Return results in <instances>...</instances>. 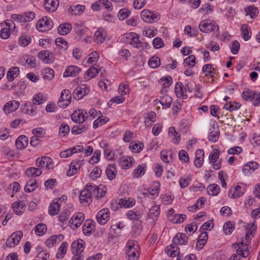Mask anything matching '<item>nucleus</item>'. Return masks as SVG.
Returning <instances> with one entry per match:
<instances>
[{
    "mask_svg": "<svg viewBox=\"0 0 260 260\" xmlns=\"http://www.w3.org/2000/svg\"><path fill=\"white\" fill-rule=\"evenodd\" d=\"M42 74L44 79L50 80L54 76V72L51 68H46L43 70Z\"/></svg>",
    "mask_w": 260,
    "mask_h": 260,
    "instance_id": "nucleus-52",
    "label": "nucleus"
},
{
    "mask_svg": "<svg viewBox=\"0 0 260 260\" xmlns=\"http://www.w3.org/2000/svg\"><path fill=\"white\" fill-rule=\"evenodd\" d=\"M135 162L133 157L130 156L122 157L119 160V165L123 169L132 167Z\"/></svg>",
    "mask_w": 260,
    "mask_h": 260,
    "instance_id": "nucleus-19",
    "label": "nucleus"
},
{
    "mask_svg": "<svg viewBox=\"0 0 260 260\" xmlns=\"http://www.w3.org/2000/svg\"><path fill=\"white\" fill-rule=\"evenodd\" d=\"M72 28L71 24L67 22L60 24L57 28V31L59 34L61 35H65L70 32Z\"/></svg>",
    "mask_w": 260,
    "mask_h": 260,
    "instance_id": "nucleus-33",
    "label": "nucleus"
},
{
    "mask_svg": "<svg viewBox=\"0 0 260 260\" xmlns=\"http://www.w3.org/2000/svg\"><path fill=\"white\" fill-rule=\"evenodd\" d=\"M126 254L128 260H138L139 256V248L133 251H127Z\"/></svg>",
    "mask_w": 260,
    "mask_h": 260,
    "instance_id": "nucleus-55",
    "label": "nucleus"
},
{
    "mask_svg": "<svg viewBox=\"0 0 260 260\" xmlns=\"http://www.w3.org/2000/svg\"><path fill=\"white\" fill-rule=\"evenodd\" d=\"M242 96L243 100L248 101H253L254 100L253 104L254 106H257L260 103V93L253 92L252 91L246 89L242 93Z\"/></svg>",
    "mask_w": 260,
    "mask_h": 260,
    "instance_id": "nucleus-4",
    "label": "nucleus"
},
{
    "mask_svg": "<svg viewBox=\"0 0 260 260\" xmlns=\"http://www.w3.org/2000/svg\"><path fill=\"white\" fill-rule=\"evenodd\" d=\"M31 41V38L28 36H22L19 38V43L21 46L25 47L28 45Z\"/></svg>",
    "mask_w": 260,
    "mask_h": 260,
    "instance_id": "nucleus-63",
    "label": "nucleus"
},
{
    "mask_svg": "<svg viewBox=\"0 0 260 260\" xmlns=\"http://www.w3.org/2000/svg\"><path fill=\"white\" fill-rule=\"evenodd\" d=\"M44 101L45 100H44L42 94H37L32 99V104L31 103L25 104L23 106V108H22V111L26 114L34 115L36 114V112L34 110L33 104L40 105L43 103Z\"/></svg>",
    "mask_w": 260,
    "mask_h": 260,
    "instance_id": "nucleus-2",
    "label": "nucleus"
},
{
    "mask_svg": "<svg viewBox=\"0 0 260 260\" xmlns=\"http://www.w3.org/2000/svg\"><path fill=\"white\" fill-rule=\"evenodd\" d=\"M118 204L121 207H124L126 208H131L133 207L135 204V200L132 198H126L120 199L119 200Z\"/></svg>",
    "mask_w": 260,
    "mask_h": 260,
    "instance_id": "nucleus-38",
    "label": "nucleus"
},
{
    "mask_svg": "<svg viewBox=\"0 0 260 260\" xmlns=\"http://www.w3.org/2000/svg\"><path fill=\"white\" fill-rule=\"evenodd\" d=\"M38 57L44 63L50 64L54 60V56L53 53L48 50L40 51L38 54Z\"/></svg>",
    "mask_w": 260,
    "mask_h": 260,
    "instance_id": "nucleus-11",
    "label": "nucleus"
},
{
    "mask_svg": "<svg viewBox=\"0 0 260 260\" xmlns=\"http://www.w3.org/2000/svg\"><path fill=\"white\" fill-rule=\"evenodd\" d=\"M109 121V118L106 117H99L93 123V127L96 128L99 126H102Z\"/></svg>",
    "mask_w": 260,
    "mask_h": 260,
    "instance_id": "nucleus-51",
    "label": "nucleus"
},
{
    "mask_svg": "<svg viewBox=\"0 0 260 260\" xmlns=\"http://www.w3.org/2000/svg\"><path fill=\"white\" fill-rule=\"evenodd\" d=\"M94 222L93 220H87L83 224L82 231L84 235L89 236L94 230Z\"/></svg>",
    "mask_w": 260,
    "mask_h": 260,
    "instance_id": "nucleus-23",
    "label": "nucleus"
},
{
    "mask_svg": "<svg viewBox=\"0 0 260 260\" xmlns=\"http://www.w3.org/2000/svg\"><path fill=\"white\" fill-rule=\"evenodd\" d=\"M130 44L134 47H136L142 50L144 49L147 46L146 42H143L140 40L139 36L135 33L134 38H133Z\"/></svg>",
    "mask_w": 260,
    "mask_h": 260,
    "instance_id": "nucleus-21",
    "label": "nucleus"
},
{
    "mask_svg": "<svg viewBox=\"0 0 260 260\" xmlns=\"http://www.w3.org/2000/svg\"><path fill=\"white\" fill-rule=\"evenodd\" d=\"M160 189V183L158 181H155L153 185V188L149 191H151V196H158Z\"/></svg>",
    "mask_w": 260,
    "mask_h": 260,
    "instance_id": "nucleus-62",
    "label": "nucleus"
},
{
    "mask_svg": "<svg viewBox=\"0 0 260 260\" xmlns=\"http://www.w3.org/2000/svg\"><path fill=\"white\" fill-rule=\"evenodd\" d=\"M141 17L144 21L149 23L157 20V16L148 10H143L141 12Z\"/></svg>",
    "mask_w": 260,
    "mask_h": 260,
    "instance_id": "nucleus-17",
    "label": "nucleus"
},
{
    "mask_svg": "<svg viewBox=\"0 0 260 260\" xmlns=\"http://www.w3.org/2000/svg\"><path fill=\"white\" fill-rule=\"evenodd\" d=\"M51 165L52 160L51 158L48 156L38 158L36 162V166L41 168H45L46 169H50L51 168Z\"/></svg>",
    "mask_w": 260,
    "mask_h": 260,
    "instance_id": "nucleus-14",
    "label": "nucleus"
},
{
    "mask_svg": "<svg viewBox=\"0 0 260 260\" xmlns=\"http://www.w3.org/2000/svg\"><path fill=\"white\" fill-rule=\"evenodd\" d=\"M259 167V165L255 161H250L245 165L242 169L243 172L247 175L248 173H251L256 170Z\"/></svg>",
    "mask_w": 260,
    "mask_h": 260,
    "instance_id": "nucleus-26",
    "label": "nucleus"
},
{
    "mask_svg": "<svg viewBox=\"0 0 260 260\" xmlns=\"http://www.w3.org/2000/svg\"><path fill=\"white\" fill-rule=\"evenodd\" d=\"M85 219L84 215L82 213H77L73 215L69 221L70 227L73 229L79 228Z\"/></svg>",
    "mask_w": 260,
    "mask_h": 260,
    "instance_id": "nucleus-9",
    "label": "nucleus"
},
{
    "mask_svg": "<svg viewBox=\"0 0 260 260\" xmlns=\"http://www.w3.org/2000/svg\"><path fill=\"white\" fill-rule=\"evenodd\" d=\"M199 28L202 32L205 33L215 30L216 37H218L219 27L214 21H211L210 20H203L200 23Z\"/></svg>",
    "mask_w": 260,
    "mask_h": 260,
    "instance_id": "nucleus-3",
    "label": "nucleus"
},
{
    "mask_svg": "<svg viewBox=\"0 0 260 260\" xmlns=\"http://www.w3.org/2000/svg\"><path fill=\"white\" fill-rule=\"evenodd\" d=\"M196 158L194 161L196 167L200 168L204 162V151L203 149H198L195 153Z\"/></svg>",
    "mask_w": 260,
    "mask_h": 260,
    "instance_id": "nucleus-25",
    "label": "nucleus"
},
{
    "mask_svg": "<svg viewBox=\"0 0 260 260\" xmlns=\"http://www.w3.org/2000/svg\"><path fill=\"white\" fill-rule=\"evenodd\" d=\"M85 243L82 239H78L73 241L71 246L73 256L71 260H83L85 258L84 250Z\"/></svg>",
    "mask_w": 260,
    "mask_h": 260,
    "instance_id": "nucleus-1",
    "label": "nucleus"
},
{
    "mask_svg": "<svg viewBox=\"0 0 260 260\" xmlns=\"http://www.w3.org/2000/svg\"><path fill=\"white\" fill-rule=\"evenodd\" d=\"M68 244L67 242H63L58 249V252L56 253L57 258H61L66 254L67 251Z\"/></svg>",
    "mask_w": 260,
    "mask_h": 260,
    "instance_id": "nucleus-41",
    "label": "nucleus"
},
{
    "mask_svg": "<svg viewBox=\"0 0 260 260\" xmlns=\"http://www.w3.org/2000/svg\"><path fill=\"white\" fill-rule=\"evenodd\" d=\"M23 233L21 231H18L13 233L7 239L6 244L9 247H13L17 245L20 241Z\"/></svg>",
    "mask_w": 260,
    "mask_h": 260,
    "instance_id": "nucleus-7",
    "label": "nucleus"
},
{
    "mask_svg": "<svg viewBox=\"0 0 260 260\" xmlns=\"http://www.w3.org/2000/svg\"><path fill=\"white\" fill-rule=\"evenodd\" d=\"M243 194L242 191V187L237 185L236 187H232L229 191V197L231 198L236 199L239 198Z\"/></svg>",
    "mask_w": 260,
    "mask_h": 260,
    "instance_id": "nucleus-27",
    "label": "nucleus"
},
{
    "mask_svg": "<svg viewBox=\"0 0 260 260\" xmlns=\"http://www.w3.org/2000/svg\"><path fill=\"white\" fill-rule=\"evenodd\" d=\"M19 107V102L12 101L7 103L3 107V110L6 114L16 111Z\"/></svg>",
    "mask_w": 260,
    "mask_h": 260,
    "instance_id": "nucleus-16",
    "label": "nucleus"
},
{
    "mask_svg": "<svg viewBox=\"0 0 260 260\" xmlns=\"http://www.w3.org/2000/svg\"><path fill=\"white\" fill-rule=\"evenodd\" d=\"M220 191V187L215 184L210 185L207 188V192L211 196H216Z\"/></svg>",
    "mask_w": 260,
    "mask_h": 260,
    "instance_id": "nucleus-49",
    "label": "nucleus"
},
{
    "mask_svg": "<svg viewBox=\"0 0 260 260\" xmlns=\"http://www.w3.org/2000/svg\"><path fill=\"white\" fill-rule=\"evenodd\" d=\"M19 69L18 67H14L10 68L7 75V79L9 82H11L16 78L19 75Z\"/></svg>",
    "mask_w": 260,
    "mask_h": 260,
    "instance_id": "nucleus-36",
    "label": "nucleus"
},
{
    "mask_svg": "<svg viewBox=\"0 0 260 260\" xmlns=\"http://www.w3.org/2000/svg\"><path fill=\"white\" fill-rule=\"evenodd\" d=\"M175 92L178 98H182L183 99H186L187 98V95L184 94L183 85L181 82H177L176 84Z\"/></svg>",
    "mask_w": 260,
    "mask_h": 260,
    "instance_id": "nucleus-37",
    "label": "nucleus"
},
{
    "mask_svg": "<svg viewBox=\"0 0 260 260\" xmlns=\"http://www.w3.org/2000/svg\"><path fill=\"white\" fill-rule=\"evenodd\" d=\"M6 25L8 26V27L4 28L2 29L0 32L1 38L4 39H7L10 36V26L12 24H13L14 25L13 22L12 21H11V24L7 22L6 23Z\"/></svg>",
    "mask_w": 260,
    "mask_h": 260,
    "instance_id": "nucleus-43",
    "label": "nucleus"
},
{
    "mask_svg": "<svg viewBox=\"0 0 260 260\" xmlns=\"http://www.w3.org/2000/svg\"><path fill=\"white\" fill-rule=\"evenodd\" d=\"M81 71V70L77 66H71L68 67L63 73L64 77L76 76Z\"/></svg>",
    "mask_w": 260,
    "mask_h": 260,
    "instance_id": "nucleus-24",
    "label": "nucleus"
},
{
    "mask_svg": "<svg viewBox=\"0 0 260 260\" xmlns=\"http://www.w3.org/2000/svg\"><path fill=\"white\" fill-rule=\"evenodd\" d=\"M146 165H139L136 169H135L133 172V175L136 177H139L141 175H143L145 174L146 171Z\"/></svg>",
    "mask_w": 260,
    "mask_h": 260,
    "instance_id": "nucleus-47",
    "label": "nucleus"
},
{
    "mask_svg": "<svg viewBox=\"0 0 260 260\" xmlns=\"http://www.w3.org/2000/svg\"><path fill=\"white\" fill-rule=\"evenodd\" d=\"M98 67V66L96 67L92 66L87 70L85 73L84 78L86 80H89L95 77L101 70V69H99Z\"/></svg>",
    "mask_w": 260,
    "mask_h": 260,
    "instance_id": "nucleus-32",
    "label": "nucleus"
},
{
    "mask_svg": "<svg viewBox=\"0 0 260 260\" xmlns=\"http://www.w3.org/2000/svg\"><path fill=\"white\" fill-rule=\"evenodd\" d=\"M28 139L24 135L19 136L16 140L15 145L18 149H24L27 145Z\"/></svg>",
    "mask_w": 260,
    "mask_h": 260,
    "instance_id": "nucleus-30",
    "label": "nucleus"
},
{
    "mask_svg": "<svg viewBox=\"0 0 260 260\" xmlns=\"http://www.w3.org/2000/svg\"><path fill=\"white\" fill-rule=\"evenodd\" d=\"M89 92V88L85 84L78 86L74 89L73 95L76 100H80L84 95H87Z\"/></svg>",
    "mask_w": 260,
    "mask_h": 260,
    "instance_id": "nucleus-10",
    "label": "nucleus"
},
{
    "mask_svg": "<svg viewBox=\"0 0 260 260\" xmlns=\"http://www.w3.org/2000/svg\"><path fill=\"white\" fill-rule=\"evenodd\" d=\"M139 248V245L137 241L131 240L128 241L126 246L125 253L127 251H133Z\"/></svg>",
    "mask_w": 260,
    "mask_h": 260,
    "instance_id": "nucleus-58",
    "label": "nucleus"
},
{
    "mask_svg": "<svg viewBox=\"0 0 260 260\" xmlns=\"http://www.w3.org/2000/svg\"><path fill=\"white\" fill-rule=\"evenodd\" d=\"M106 39V34L104 30L99 29L94 34V39L97 43H102Z\"/></svg>",
    "mask_w": 260,
    "mask_h": 260,
    "instance_id": "nucleus-44",
    "label": "nucleus"
},
{
    "mask_svg": "<svg viewBox=\"0 0 260 260\" xmlns=\"http://www.w3.org/2000/svg\"><path fill=\"white\" fill-rule=\"evenodd\" d=\"M60 205L58 202V200H54L49 207V213L51 215H55L59 212Z\"/></svg>",
    "mask_w": 260,
    "mask_h": 260,
    "instance_id": "nucleus-34",
    "label": "nucleus"
},
{
    "mask_svg": "<svg viewBox=\"0 0 260 260\" xmlns=\"http://www.w3.org/2000/svg\"><path fill=\"white\" fill-rule=\"evenodd\" d=\"M106 173L108 178L112 180L115 178L117 174V169L114 164L109 165L106 170Z\"/></svg>",
    "mask_w": 260,
    "mask_h": 260,
    "instance_id": "nucleus-31",
    "label": "nucleus"
},
{
    "mask_svg": "<svg viewBox=\"0 0 260 260\" xmlns=\"http://www.w3.org/2000/svg\"><path fill=\"white\" fill-rule=\"evenodd\" d=\"M53 25V22L50 18L46 17L40 19L36 24L37 29L41 31L44 32L50 29Z\"/></svg>",
    "mask_w": 260,
    "mask_h": 260,
    "instance_id": "nucleus-6",
    "label": "nucleus"
},
{
    "mask_svg": "<svg viewBox=\"0 0 260 260\" xmlns=\"http://www.w3.org/2000/svg\"><path fill=\"white\" fill-rule=\"evenodd\" d=\"M242 38L245 41H248L251 37L250 28L247 24H244L241 26Z\"/></svg>",
    "mask_w": 260,
    "mask_h": 260,
    "instance_id": "nucleus-39",
    "label": "nucleus"
},
{
    "mask_svg": "<svg viewBox=\"0 0 260 260\" xmlns=\"http://www.w3.org/2000/svg\"><path fill=\"white\" fill-rule=\"evenodd\" d=\"M175 245L186 244L188 243V237L184 233H178L172 240Z\"/></svg>",
    "mask_w": 260,
    "mask_h": 260,
    "instance_id": "nucleus-20",
    "label": "nucleus"
},
{
    "mask_svg": "<svg viewBox=\"0 0 260 260\" xmlns=\"http://www.w3.org/2000/svg\"><path fill=\"white\" fill-rule=\"evenodd\" d=\"M127 217L132 220H139L141 216L140 214H137L133 210H129L126 213Z\"/></svg>",
    "mask_w": 260,
    "mask_h": 260,
    "instance_id": "nucleus-64",
    "label": "nucleus"
},
{
    "mask_svg": "<svg viewBox=\"0 0 260 260\" xmlns=\"http://www.w3.org/2000/svg\"><path fill=\"white\" fill-rule=\"evenodd\" d=\"M47 231L46 225L43 223L38 224L35 228V232L38 236H43Z\"/></svg>",
    "mask_w": 260,
    "mask_h": 260,
    "instance_id": "nucleus-48",
    "label": "nucleus"
},
{
    "mask_svg": "<svg viewBox=\"0 0 260 260\" xmlns=\"http://www.w3.org/2000/svg\"><path fill=\"white\" fill-rule=\"evenodd\" d=\"M88 118L87 112L84 110L80 109L74 111L71 116L72 120L78 123L84 122Z\"/></svg>",
    "mask_w": 260,
    "mask_h": 260,
    "instance_id": "nucleus-8",
    "label": "nucleus"
},
{
    "mask_svg": "<svg viewBox=\"0 0 260 260\" xmlns=\"http://www.w3.org/2000/svg\"><path fill=\"white\" fill-rule=\"evenodd\" d=\"M60 99L69 104L72 99L70 91L67 89L63 90L61 93Z\"/></svg>",
    "mask_w": 260,
    "mask_h": 260,
    "instance_id": "nucleus-57",
    "label": "nucleus"
},
{
    "mask_svg": "<svg viewBox=\"0 0 260 260\" xmlns=\"http://www.w3.org/2000/svg\"><path fill=\"white\" fill-rule=\"evenodd\" d=\"M172 103V99L168 94H166L162 96L160 100V103L162 106H166V107L169 108Z\"/></svg>",
    "mask_w": 260,
    "mask_h": 260,
    "instance_id": "nucleus-56",
    "label": "nucleus"
},
{
    "mask_svg": "<svg viewBox=\"0 0 260 260\" xmlns=\"http://www.w3.org/2000/svg\"><path fill=\"white\" fill-rule=\"evenodd\" d=\"M26 206V204L23 200L19 202H15L12 204L13 211L17 215H20L23 213V210Z\"/></svg>",
    "mask_w": 260,
    "mask_h": 260,
    "instance_id": "nucleus-28",
    "label": "nucleus"
},
{
    "mask_svg": "<svg viewBox=\"0 0 260 260\" xmlns=\"http://www.w3.org/2000/svg\"><path fill=\"white\" fill-rule=\"evenodd\" d=\"M110 216V212L107 209H103L100 211L96 216L99 223L102 225H104L108 221Z\"/></svg>",
    "mask_w": 260,
    "mask_h": 260,
    "instance_id": "nucleus-13",
    "label": "nucleus"
},
{
    "mask_svg": "<svg viewBox=\"0 0 260 260\" xmlns=\"http://www.w3.org/2000/svg\"><path fill=\"white\" fill-rule=\"evenodd\" d=\"M166 252L170 257H174L177 255L179 256L180 249L177 246L173 243L166 248Z\"/></svg>",
    "mask_w": 260,
    "mask_h": 260,
    "instance_id": "nucleus-29",
    "label": "nucleus"
},
{
    "mask_svg": "<svg viewBox=\"0 0 260 260\" xmlns=\"http://www.w3.org/2000/svg\"><path fill=\"white\" fill-rule=\"evenodd\" d=\"M90 183L87 184L84 189L82 190L80 193V201L81 203H85L89 204L92 202V188Z\"/></svg>",
    "mask_w": 260,
    "mask_h": 260,
    "instance_id": "nucleus-5",
    "label": "nucleus"
},
{
    "mask_svg": "<svg viewBox=\"0 0 260 260\" xmlns=\"http://www.w3.org/2000/svg\"><path fill=\"white\" fill-rule=\"evenodd\" d=\"M82 164V160L78 159L73 160L70 165L69 169L67 173V176L71 177L76 174Z\"/></svg>",
    "mask_w": 260,
    "mask_h": 260,
    "instance_id": "nucleus-12",
    "label": "nucleus"
},
{
    "mask_svg": "<svg viewBox=\"0 0 260 260\" xmlns=\"http://www.w3.org/2000/svg\"><path fill=\"white\" fill-rule=\"evenodd\" d=\"M91 184L92 193L95 196L96 198L100 199L103 197L106 191V188L105 186L100 185V186Z\"/></svg>",
    "mask_w": 260,
    "mask_h": 260,
    "instance_id": "nucleus-22",
    "label": "nucleus"
},
{
    "mask_svg": "<svg viewBox=\"0 0 260 260\" xmlns=\"http://www.w3.org/2000/svg\"><path fill=\"white\" fill-rule=\"evenodd\" d=\"M58 0H45L44 1V9L49 12H54L58 7Z\"/></svg>",
    "mask_w": 260,
    "mask_h": 260,
    "instance_id": "nucleus-18",
    "label": "nucleus"
},
{
    "mask_svg": "<svg viewBox=\"0 0 260 260\" xmlns=\"http://www.w3.org/2000/svg\"><path fill=\"white\" fill-rule=\"evenodd\" d=\"M87 129V126L85 124H79L73 126L71 132L73 134L78 135L85 132Z\"/></svg>",
    "mask_w": 260,
    "mask_h": 260,
    "instance_id": "nucleus-42",
    "label": "nucleus"
},
{
    "mask_svg": "<svg viewBox=\"0 0 260 260\" xmlns=\"http://www.w3.org/2000/svg\"><path fill=\"white\" fill-rule=\"evenodd\" d=\"M70 132L69 126L66 123H62L59 127V135L60 137H63L67 135Z\"/></svg>",
    "mask_w": 260,
    "mask_h": 260,
    "instance_id": "nucleus-59",
    "label": "nucleus"
},
{
    "mask_svg": "<svg viewBox=\"0 0 260 260\" xmlns=\"http://www.w3.org/2000/svg\"><path fill=\"white\" fill-rule=\"evenodd\" d=\"M159 207L158 206H154L149 210V216L150 218L157 217L159 215Z\"/></svg>",
    "mask_w": 260,
    "mask_h": 260,
    "instance_id": "nucleus-61",
    "label": "nucleus"
},
{
    "mask_svg": "<svg viewBox=\"0 0 260 260\" xmlns=\"http://www.w3.org/2000/svg\"><path fill=\"white\" fill-rule=\"evenodd\" d=\"M71 8L72 10L71 14L73 15H79L83 12L85 10V7L84 6L79 5L73 6Z\"/></svg>",
    "mask_w": 260,
    "mask_h": 260,
    "instance_id": "nucleus-60",
    "label": "nucleus"
},
{
    "mask_svg": "<svg viewBox=\"0 0 260 260\" xmlns=\"http://www.w3.org/2000/svg\"><path fill=\"white\" fill-rule=\"evenodd\" d=\"M38 186V185L37 184L36 180L31 179L27 182L24 187V190L26 192H30L35 190Z\"/></svg>",
    "mask_w": 260,
    "mask_h": 260,
    "instance_id": "nucleus-40",
    "label": "nucleus"
},
{
    "mask_svg": "<svg viewBox=\"0 0 260 260\" xmlns=\"http://www.w3.org/2000/svg\"><path fill=\"white\" fill-rule=\"evenodd\" d=\"M233 246L235 248H238L237 249L236 253L240 256H242L243 257H246L248 255V250H247V247L246 245H244L243 241L240 243H235L233 244Z\"/></svg>",
    "mask_w": 260,
    "mask_h": 260,
    "instance_id": "nucleus-15",
    "label": "nucleus"
},
{
    "mask_svg": "<svg viewBox=\"0 0 260 260\" xmlns=\"http://www.w3.org/2000/svg\"><path fill=\"white\" fill-rule=\"evenodd\" d=\"M247 15H249L251 18H255L258 13V9L252 6H250L245 10Z\"/></svg>",
    "mask_w": 260,
    "mask_h": 260,
    "instance_id": "nucleus-53",
    "label": "nucleus"
},
{
    "mask_svg": "<svg viewBox=\"0 0 260 260\" xmlns=\"http://www.w3.org/2000/svg\"><path fill=\"white\" fill-rule=\"evenodd\" d=\"M148 64L152 68L158 67L160 64L159 58L156 56L151 57L148 61Z\"/></svg>",
    "mask_w": 260,
    "mask_h": 260,
    "instance_id": "nucleus-54",
    "label": "nucleus"
},
{
    "mask_svg": "<svg viewBox=\"0 0 260 260\" xmlns=\"http://www.w3.org/2000/svg\"><path fill=\"white\" fill-rule=\"evenodd\" d=\"M206 201V199L204 197H201L198 200L196 204L188 208V209L189 211L194 212L197 209L201 208L204 204Z\"/></svg>",
    "mask_w": 260,
    "mask_h": 260,
    "instance_id": "nucleus-46",
    "label": "nucleus"
},
{
    "mask_svg": "<svg viewBox=\"0 0 260 260\" xmlns=\"http://www.w3.org/2000/svg\"><path fill=\"white\" fill-rule=\"evenodd\" d=\"M235 229V225L231 221L226 222L223 226V230L226 235H230Z\"/></svg>",
    "mask_w": 260,
    "mask_h": 260,
    "instance_id": "nucleus-50",
    "label": "nucleus"
},
{
    "mask_svg": "<svg viewBox=\"0 0 260 260\" xmlns=\"http://www.w3.org/2000/svg\"><path fill=\"white\" fill-rule=\"evenodd\" d=\"M42 173L40 169L34 167H30L27 169L25 172L26 174L28 176H39Z\"/></svg>",
    "mask_w": 260,
    "mask_h": 260,
    "instance_id": "nucleus-45",
    "label": "nucleus"
},
{
    "mask_svg": "<svg viewBox=\"0 0 260 260\" xmlns=\"http://www.w3.org/2000/svg\"><path fill=\"white\" fill-rule=\"evenodd\" d=\"M169 136L173 138L172 141L176 144H179L180 140V135L178 133L174 127H170L169 128Z\"/></svg>",
    "mask_w": 260,
    "mask_h": 260,
    "instance_id": "nucleus-35",
    "label": "nucleus"
}]
</instances>
